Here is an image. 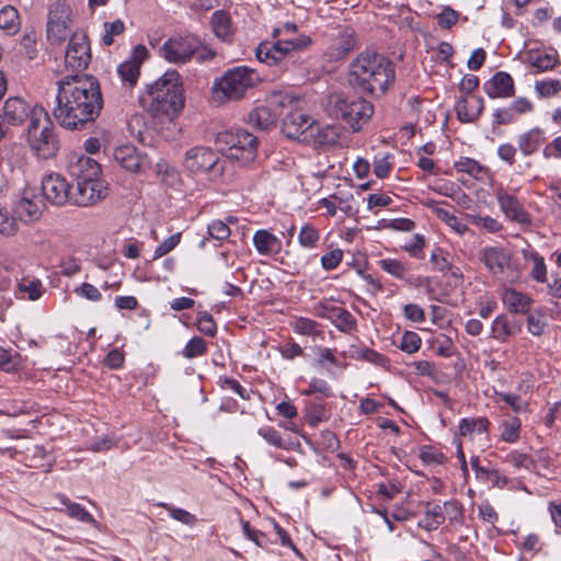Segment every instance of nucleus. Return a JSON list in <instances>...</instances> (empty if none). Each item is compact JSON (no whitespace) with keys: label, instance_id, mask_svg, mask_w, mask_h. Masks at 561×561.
Segmentation results:
<instances>
[{"label":"nucleus","instance_id":"1","mask_svg":"<svg viewBox=\"0 0 561 561\" xmlns=\"http://www.w3.org/2000/svg\"><path fill=\"white\" fill-rule=\"evenodd\" d=\"M57 85L51 114L61 127L76 130L95 122L104 103L98 79L75 73L64 77Z\"/></svg>","mask_w":561,"mask_h":561},{"label":"nucleus","instance_id":"2","mask_svg":"<svg viewBox=\"0 0 561 561\" xmlns=\"http://www.w3.org/2000/svg\"><path fill=\"white\" fill-rule=\"evenodd\" d=\"M394 78L392 61L375 51L360 53L350 65L348 82L360 93L380 96Z\"/></svg>","mask_w":561,"mask_h":561},{"label":"nucleus","instance_id":"3","mask_svg":"<svg viewBox=\"0 0 561 561\" xmlns=\"http://www.w3.org/2000/svg\"><path fill=\"white\" fill-rule=\"evenodd\" d=\"M139 103L161 123L163 121L172 122L184 107L179 72L167 71L153 83L148 84L146 91L139 95Z\"/></svg>","mask_w":561,"mask_h":561},{"label":"nucleus","instance_id":"4","mask_svg":"<svg viewBox=\"0 0 561 561\" xmlns=\"http://www.w3.org/2000/svg\"><path fill=\"white\" fill-rule=\"evenodd\" d=\"M311 44V38L305 34H290L274 42H263L255 49L260 62L274 66L279 71H294L300 64V51Z\"/></svg>","mask_w":561,"mask_h":561},{"label":"nucleus","instance_id":"5","mask_svg":"<svg viewBox=\"0 0 561 561\" xmlns=\"http://www.w3.org/2000/svg\"><path fill=\"white\" fill-rule=\"evenodd\" d=\"M328 112L331 116L344 121L353 131H358L373 116L374 107L365 99L336 92L328 98Z\"/></svg>","mask_w":561,"mask_h":561},{"label":"nucleus","instance_id":"6","mask_svg":"<svg viewBox=\"0 0 561 561\" xmlns=\"http://www.w3.org/2000/svg\"><path fill=\"white\" fill-rule=\"evenodd\" d=\"M31 149L43 159L55 157L59 150V139L48 113L44 107H35L27 129Z\"/></svg>","mask_w":561,"mask_h":561},{"label":"nucleus","instance_id":"7","mask_svg":"<svg viewBox=\"0 0 561 561\" xmlns=\"http://www.w3.org/2000/svg\"><path fill=\"white\" fill-rule=\"evenodd\" d=\"M216 144L228 158L242 164L256 158L257 138L244 129L221 131L216 136Z\"/></svg>","mask_w":561,"mask_h":561},{"label":"nucleus","instance_id":"8","mask_svg":"<svg viewBox=\"0 0 561 561\" xmlns=\"http://www.w3.org/2000/svg\"><path fill=\"white\" fill-rule=\"evenodd\" d=\"M256 81L255 71L245 66L227 70L220 79L214 82V93L225 100H240L245 92L253 88Z\"/></svg>","mask_w":561,"mask_h":561},{"label":"nucleus","instance_id":"9","mask_svg":"<svg viewBox=\"0 0 561 561\" xmlns=\"http://www.w3.org/2000/svg\"><path fill=\"white\" fill-rule=\"evenodd\" d=\"M199 47L201 38L193 33H186L169 37L160 47V54L171 64L185 65L193 60Z\"/></svg>","mask_w":561,"mask_h":561},{"label":"nucleus","instance_id":"10","mask_svg":"<svg viewBox=\"0 0 561 561\" xmlns=\"http://www.w3.org/2000/svg\"><path fill=\"white\" fill-rule=\"evenodd\" d=\"M91 57L87 33L82 30L73 32L65 54V67L71 71L81 72L88 68Z\"/></svg>","mask_w":561,"mask_h":561},{"label":"nucleus","instance_id":"11","mask_svg":"<svg viewBox=\"0 0 561 561\" xmlns=\"http://www.w3.org/2000/svg\"><path fill=\"white\" fill-rule=\"evenodd\" d=\"M71 10L60 0L53 2L48 9L47 39L51 45H60L68 37Z\"/></svg>","mask_w":561,"mask_h":561},{"label":"nucleus","instance_id":"12","mask_svg":"<svg viewBox=\"0 0 561 561\" xmlns=\"http://www.w3.org/2000/svg\"><path fill=\"white\" fill-rule=\"evenodd\" d=\"M479 260L485 268L496 277L513 272V254L502 245H488L479 251Z\"/></svg>","mask_w":561,"mask_h":561},{"label":"nucleus","instance_id":"13","mask_svg":"<svg viewBox=\"0 0 561 561\" xmlns=\"http://www.w3.org/2000/svg\"><path fill=\"white\" fill-rule=\"evenodd\" d=\"M148 57V49L145 45H137L133 48L130 56L117 67V75L122 84L128 89L134 88L140 76V68Z\"/></svg>","mask_w":561,"mask_h":561},{"label":"nucleus","instance_id":"14","mask_svg":"<svg viewBox=\"0 0 561 561\" xmlns=\"http://www.w3.org/2000/svg\"><path fill=\"white\" fill-rule=\"evenodd\" d=\"M107 187L101 179L77 181L71 202L78 206H91L106 196Z\"/></svg>","mask_w":561,"mask_h":561},{"label":"nucleus","instance_id":"15","mask_svg":"<svg viewBox=\"0 0 561 561\" xmlns=\"http://www.w3.org/2000/svg\"><path fill=\"white\" fill-rule=\"evenodd\" d=\"M42 193L46 201L56 206L66 204L68 199L71 201L70 185L59 174H49L43 179Z\"/></svg>","mask_w":561,"mask_h":561},{"label":"nucleus","instance_id":"16","mask_svg":"<svg viewBox=\"0 0 561 561\" xmlns=\"http://www.w3.org/2000/svg\"><path fill=\"white\" fill-rule=\"evenodd\" d=\"M218 161L217 152L210 148L197 146L186 151L184 165L194 173L208 172L215 169Z\"/></svg>","mask_w":561,"mask_h":561},{"label":"nucleus","instance_id":"17","mask_svg":"<svg viewBox=\"0 0 561 561\" xmlns=\"http://www.w3.org/2000/svg\"><path fill=\"white\" fill-rule=\"evenodd\" d=\"M318 314L330 320L337 330L348 333L356 328V319L346 309L331 302H321L318 307Z\"/></svg>","mask_w":561,"mask_h":561},{"label":"nucleus","instance_id":"18","mask_svg":"<svg viewBox=\"0 0 561 561\" xmlns=\"http://www.w3.org/2000/svg\"><path fill=\"white\" fill-rule=\"evenodd\" d=\"M313 119L301 111L295 108L283 118L282 130L288 138L297 139L302 142V137L311 129Z\"/></svg>","mask_w":561,"mask_h":561},{"label":"nucleus","instance_id":"19","mask_svg":"<svg viewBox=\"0 0 561 561\" xmlns=\"http://www.w3.org/2000/svg\"><path fill=\"white\" fill-rule=\"evenodd\" d=\"M35 107L21 98H9L2 107V119L13 126L21 125L28 117L32 119Z\"/></svg>","mask_w":561,"mask_h":561},{"label":"nucleus","instance_id":"20","mask_svg":"<svg viewBox=\"0 0 561 561\" xmlns=\"http://www.w3.org/2000/svg\"><path fill=\"white\" fill-rule=\"evenodd\" d=\"M483 90L491 99L512 98L515 94L514 80L507 72L497 71L484 82Z\"/></svg>","mask_w":561,"mask_h":561},{"label":"nucleus","instance_id":"21","mask_svg":"<svg viewBox=\"0 0 561 561\" xmlns=\"http://www.w3.org/2000/svg\"><path fill=\"white\" fill-rule=\"evenodd\" d=\"M302 137V142L312 144L314 147H332L340 139L339 129L332 125H320L313 122L311 129Z\"/></svg>","mask_w":561,"mask_h":561},{"label":"nucleus","instance_id":"22","mask_svg":"<svg viewBox=\"0 0 561 561\" xmlns=\"http://www.w3.org/2000/svg\"><path fill=\"white\" fill-rule=\"evenodd\" d=\"M496 196L500 208L507 219L518 224H528L530 221L529 215L514 195L501 190Z\"/></svg>","mask_w":561,"mask_h":561},{"label":"nucleus","instance_id":"23","mask_svg":"<svg viewBox=\"0 0 561 561\" xmlns=\"http://www.w3.org/2000/svg\"><path fill=\"white\" fill-rule=\"evenodd\" d=\"M484 110V102L481 96L471 95L460 99L455 111L461 123H474Z\"/></svg>","mask_w":561,"mask_h":561},{"label":"nucleus","instance_id":"24","mask_svg":"<svg viewBox=\"0 0 561 561\" xmlns=\"http://www.w3.org/2000/svg\"><path fill=\"white\" fill-rule=\"evenodd\" d=\"M279 115L270 106H257L250 112L248 123L260 130H268L276 125Z\"/></svg>","mask_w":561,"mask_h":561},{"label":"nucleus","instance_id":"25","mask_svg":"<svg viewBox=\"0 0 561 561\" xmlns=\"http://www.w3.org/2000/svg\"><path fill=\"white\" fill-rule=\"evenodd\" d=\"M114 160L125 170L137 172L142 163V158L134 146H121L114 151Z\"/></svg>","mask_w":561,"mask_h":561},{"label":"nucleus","instance_id":"26","mask_svg":"<svg viewBox=\"0 0 561 561\" xmlns=\"http://www.w3.org/2000/svg\"><path fill=\"white\" fill-rule=\"evenodd\" d=\"M210 25L214 35L224 43L232 41V24L229 13L224 10H216L210 18Z\"/></svg>","mask_w":561,"mask_h":561},{"label":"nucleus","instance_id":"27","mask_svg":"<svg viewBox=\"0 0 561 561\" xmlns=\"http://www.w3.org/2000/svg\"><path fill=\"white\" fill-rule=\"evenodd\" d=\"M253 244L261 255L276 254L282 250V241L267 230H257L253 236Z\"/></svg>","mask_w":561,"mask_h":561},{"label":"nucleus","instance_id":"28","mask_svg":"<svg viewBox=\"0 0 561 561\" xmlns=\"http://www.w3.org/2000/svg\"><path fill=\"white\" fill-rule=\"evenodd\" d=\"M355 45L356 38L354 30L345 26L339 32V36L331 46V57L342 59L355 48Z\"/></svg>","mask_w":561,"mask_h":561},{"label":"nucleus","instance_id":"29","mask_svg":"<svg viewBox=\"0 0 561 561\" xmlns=\"http://www.w3.org/2000/svg\"><path fill=\"white\" fill-rule=\"evenodd\" d=\"M71 174L76 181L100 179L101 167L94 159L81 157L71 165Z\"/></svg>","mask_w":561,"mask_h":561},{"label":"nucleus","instance_id":"30","mask_svg":"<svg viewBox=\"0 0 561 561\" xmlns=\"http://www.w3.org/2000/svg\"><path fill=\"white\" fill-rule=\"evenodd\" d=\"M503 304L513 313H527L531 306V298L513 288H507L502 295Z\"/></svg>","mask_w":561,"mask_h":561},{"label":"nucleus","instance_id":"31","mask_svg":"<svg viewBox=\"0 0 561 561\" xmlns=\"http://www.w3.org/2000/svg\"><path fill=\"white\" fill-rule=\"evenodd\" d=\"M543 141V131L539 127H534L517 137L518 148L524 156L535 153Z\"/></svg>","mask_w":561,"mask_h":561},{"label":"nucleus","instance_id":"32","mask_svg":"<svg viewBox=\"0 0 561 561\" xmlns=\"http://www.w3.org/2000/svg\"><path fill=\"white\" fill-rule=\"evenodd\" d=\"M522 255L525 261L533 262L530 277L537 283H547V265L545 259L536 250L528 247L522 250Z\"/></svg>","mask_w":561,"mask_h":561},{"label":"nucleus","instance_id":"33","mask_svg":"<svg viewBox=\"0 0 561 561\" xmlns=\"http://www.w3.org/2000/svg\"><path fill=\"white\" fill-rule=\"evenodd\" d=\"M519 330L520 324L511 322L505 314L496 317L491 325L492 337L500 342H506L510 336L516 334Z\"/></svg>","mask_w":561,"mask_h":561},{"label":"nucleus","instance_id":"34","mask_svg":"<svg viewBox=\"0 0 561 561\" xmlns=\"http://www.w3.org/2000/svg\"><path fill=\"white\" fill-rule=\"evenodd\" d=\"M425 507L424 518L419 525L427 531L435 530L445 522L444 504L426 503Z\"/></svg>","mask_w":561,"mask_h":561},{"label":"nucleus","instance_id":"35","mask_svg":"<svg viewBox=\"0 0 561 561\" xmlns=\"http://www.w3.org/2000/svg\"><path fill=\"white\" fill-rule=\"evenodd\" d=\"M348 356L352 359L368 362L377 366H385L388 363L386 356L368 346H351Z\"/></svg>","mask_w":561,"mask_h":561},{"label":"nucleus","instance_id":"36","mask_svg":"<svg viewBox=\"0 0 561 561\" xmlns=\"http://www.w3.org/2000/svg\"><path fill=\"white\" fill-rule=\"evenodd\" d=\"M14 214L20 220L31 222L39 219L42 211L36 203L23 197L16 202L14 206Z\"/></svg>","mask_w":561,"mask_h":561},{"label":"nucleus","instance_id":"37","mask_svg":"<svg viewBox=\"0 0 561 561\" xmlns=\"http://www.w3.org/2000/svg\"><path fill=\"white\" fill-rule=\"evenodd\" d=\"M60 503L66 507V513L77 520L98 526L94 517L79 503L71 502L67 496H59Z\"/></svg>","mask_w":561,"mask_h":561},{"label":"nucleus","instance_id":"38","mask_svg":"<svg viewBox=\"0 0 561 561\" xmlns=\"http://www.w3.org/2000/svg\"><path fill=\"white\" fill-rule=\"evenodd\" d=\"M490 421L486 417H465L459 423V435L469 436L473 433L484 434L489 431Z\"/></svg>","mask_w":561,"mask_h":561},{"label":"nucleus","instance_id":"39","mask_svg":"<svg viewBox=\"0 0 561 561\" xmlns=\"http://www.w3.org/2000/svg\"><path fill=\"white\" fill-rule=\"evenodd\" d=\"M378 266L389 275L400 280L407 278V275L410 272L409 264L397 259L379 260Z\"/></svg>","mask_w":561,"mask_h":561},{"label":"nucleus","instance_id":"40","mask_svg":"<svg viewBox=\"0 0 561 561\" xmlns=\"http://www.w3.org/2000/svg\"><path fill=\"white\" fill-rule=\"evenodd\" d=\"M558 61V54H529L527 57V62L536 68V72L552 70Z\"/></svg>","mask_w":561,"mask_h":561},{"label":"nucleus","instance_id":"41","mask_svg":"<svg viewBox=\"0 0 561 561\" xmlns=\"http://www.w3.org/2000/svg\"><path fill=\"white\" fill-rule=\"evenodd\" d=\"M522 423L516 416L504 420L500 425V437L506 443H516L519 439Z\"/></svg>","mask_w":561,"mask_h":561},{"label":"nucleus","instance_id":"42","mask_svg":"<svg viewBox=\"0 0 561 561\" xmlns=\"http://www.w3.org/2000/svg\"><path fill=\"white\" fill-rule=\"evenodd\" d=\"M19 13L12 5H5L0 10V28L8 34H15L19 31Z\"/></svg>","mask_w":561,"mask_h":561},{"label":"nucleus","instance_id":"43","mask_svg":"<svg viewBox=\"0 0 561 561\" xmlns=\"http://www.w3.org/2000/svg\"><path fill=\"white\" fill-rule=\"evenodd\" d=\"M291 328L295 333L306 336H320L323 332L320 330V324L309 318H297L291 322Z\"/></svg>","mask_w":561,"mask_h":561},{"label":"nucleus","instance_id":"44","mask_svg":"<svg viewBox=\"0 0 561 561\" xmlns=\"http://www.w3.org/2000/svg\"><path fill=\"white\" fill-rule=\"evenodd\" d=\"M455 169L458 172L467 173L476 179L482 178V174H484L488 170L477 160L467 157L460 158L457 162H455Z\"/></svg>","mask_w":561,"mask_h":561},{"label":"nucleus","instance_id":"45","mask_svg":"<svg viewBox=\"0 0 561 561\" xmlns=\"http://www.w3.org/2000/svg\"><path fill=\"white\" fill-rule=\"evenodd\" d=\"M22 366V357L18 352H11L0 347V368L5 373H12Z\"/></svg>","mask_w":561,"mask_h":561},{"label":"nucleus","instance_id":"46","mask_svg":"<svg viewBox=\"0 0 561 561\" xmlns=\"http://www.w3.org/2000/svg\"><path fill=\"white\" fill-rule=\"evenodd\" d=\"M445 519L450 524L462 525L465 523L463 505L457 500L444 502Z\"/></svg>","mask_w":561,"mask_h":561},{"label":"nucleus","instance_id":"47","mask_svg":"<svg viewBox=\"0 0 561 561\" xmlns=\"http://www.w3.org/2000/svg\"><path fill=\"white\" fill-rule=\"evenodd\" d=\"M305 417L310 426H317L328 419L324 404L322 402H310L305 410Z\"/></svg>","mask_w":561,"mask_h":561},{"label":"nucleus","instance_id":"48","mask_svg":"<svg viewBox=\"0 0 561 561\" xmlns=\"http://www.w3.org/2000/svg\"><path fill=\"white\" fill-rule=\"evenodd\" d=\"M103 27L104 34L101 38V43L104 46H111L114 43L115 37L122 35L125 31V24L119 19L113 22H105Z\"/></svg>","mask_w":561,"mask_h":561},{"label":"nucleus","instance_id":"49","mask_svg":"<svg viewBox=\"0 0 561 561\" xmlns=\"http://www.w3.org/2000/svg\"><path fill=\"white\" fill-rule=\"evenodd\" d=\"M421 343L422 340L419 334L412 331H405L400 337V342H394L398 348L408 354L417 352L421 347Z\"/></svg>","mask_w":561,"mask_h":561},{"label":"nucleus","instance_id":"50","mask_svg":"<svg viewBox=\"0 0 561 561\" xmlns=\"http://www.w3.org/2000/svg\"><path fill=\"white\" fill-rule=\"evenodd\" d=\"M320 240L319 231L311 225H304L298 234L299 244L306 249H313Z\"/></svg>","mask_w":561,"mask_h":561},{"label":"nucleus","instance_id":"51","mask_svg":"<svg viewBox=\"0 0 561 561\" xmlns=\"http://www.w3.org/2000/svg\"><path fill=\"white\" fill-rule=\"evenodd\" d=\"M467 218L470 220V222L479 228L485 229L488 232H499L502 230L503 226L500 221H497L495 218H492L490 216H480V215H473V214H467Z\"/></svg>","mask_w":561,"mask_h":561},{"label":"nucleus","instance_id":"52","mask_svg":"<svg viewBox=\"0 0 561 561\" xmlns=\"http://www.w3.org/2000/svg\"><path fill=\"white\" fill-rule=\"evenodd\" d=\"M206 352L207 345L205 340L199 336H194L184 346L182 355L187 359H192L204 355Z\"/></svg>","mask_w":561,"mask_h":561},{"label":"nucleus","instance_id":"53","mask_svg":"<svg viewBox=\"0 0 561 561\" xmlns=\"http://www.w3.org/2000/svg\"><path fill=\"white\" fill-rule=\"evenodd\" d=\"M413 365L417 375L426 376L435 382L440 380L442 371L436 368L434 363L428 360H417Z\"/></svg>","mask_w":561,"mask_h":561},{"label":"nucleus","instance_id":"54","mask_svg":"<svg viewBox=\"0 0 561 561\" xmlns=\"http://www.w3.org/2000/svg\"><path fill=\"white\" fill-rule=\"evenodd\" d=\"M425 247V238L423 234L415 233L409 242L402 245V250L409 253L411 257L421 259Z\"/></svg>","mask_w":561,"mask_h":561},{"label":"nucleus","instance_id":"55","mask_svg":"<svg viewBox=\"0 0 561 561\" xmlns=\"http://www.w3.org/2000/svg\"><path fill=\"white\" fill-rule=\"evenodd\" d=\"M257 434L270 445L284 449L286 448L285 442L278 431L272 426H265L257 431Z\"/></svg>","mask_w":561,"mask_h":561},{"label":"nucleus","instance_id":"56","mask_svg":"<svg viewBox=\"0 0 561 561\" xmlns=\"http://www.w3.org/2000/svg\"><path fill=\"white\" fill-rule=\"evenodd\" d=\"M298 102V99L289 93L274 92L268 99V106L275 108L291 107Z\"/></svg>","mask_w":561,"mask_h":561},{"label":"nucleus","instance_id":"57","mask_svg":"<svg viewBox=\"0 0 561 561\" xmlns=\"http://www.w3.org/2000/svg\"><path fill=\"white\" fill-rule=\"evenodd\" d=\"M505 461L514 466L516 469H530L533 459L528 454L512 450L505 457Z\"/></svg>","mask_w":561,"mask_h":561},{"label":"nucleus","instance_id":"58","mask_svg":"<svg viewBox=\"0 0 561 561\" xmlns=\"http://www.w3.org/2000/svg\"><path fill=\"white\" fill-rule=\"evenodd\" d=\"M459 15L458 11L450 7H445L436 16L437 24L444 30H449L458 22Z\"/></svg>","mask_w":561,"mask_h":561},{"label":"nucleus","instance_id":"59","mask_svg":"<svg viewBox=\"0 0 561 561\" xmlns=\"http://www.w3.org/2000/svg\"><path fill=\"white\" fill-rule=\"evenodd\" d=\"M160 505L169 511L172 518L184 525L192 526L196 523L195 515L191 514L186 510L173 507L165 503H161Z\"/></svg>","mask_w":561,"mask_h":561},{"label":"nucleus","instance_id":"60","mask_svg":"<svg viewBox=\"0 0 561 561\" xmlns=\"http://www.w3.org/2000/svg\"><path fill=\"white\" fill-rule=\"evenodd\" d=\"M499 398L507 403L515 413H525L528 411V402L520 400V398L514 393L501 392L497 393Z\"/></svg>","mask_w":561,"mask_h":561},{"label":"nucleus","instance_id":"61","mask_svg":"<svg viewBox=\"0 0 561 561\" xmlns=\"http://www.w3.org/2000/svg\"><path fill=\"white\" fill-rule=\"evenodd\" d=\"M18 229L14 217L10 216L5 208L0 207V233L13 236Z\"/></svg>","mask_w":561,"mask_h":561},{"label":"nucleus","instance_id":"62","mask_svg":"<svg viewBox=\"0 0 561 561\" xmlns=\"http://www.w3.org/2000/svg\"><path fill=\"white\" fill-rule=\"evenodd\" d=\"M420 458L426 465H440L445 461V456L431 446H423L420 449Z\"/></svg>","mask_w":561,"mask_h":561},{"label":"nucleus","instance_id":"63","mask_svg":"<svg viewBox=\"0 0 561 561\" xmlns=\"http://www.w3.org/2000/svg\"><path fill=\"white\" fill-rule=\"evenodd\" d=\"M343 259V251L341 249H334L321 256V266L325 271L336 268Z\"/></svg>","mask_w":561,"mask_h":561},{"label":"nucleus","instance_id":"64","mask_svg":"<svg viewBox=\"0 0 561 561\" xmlns=\"http://www.w3.org/2000/svg\"><path fill=\"white\" fill-rule=\"evenodd\" d=\"M535 90L539 96H551L561 90V83L558 80L538 81Z\"/></svg>","mask_w":561,"mask_h":561}]
</instances>
